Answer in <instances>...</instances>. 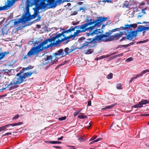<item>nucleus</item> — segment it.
<instances>
[{
	"label": "nucleus",
	"mask_w": 149,
	"mask_h": 149,
	"mask_svg": "<svg viewBox=\"0 0 149 149\" xmlns=\"http://www.w3.org/2000/svg\"><path fill=\"white\" fill-rule=\"evenodd\" d=\"M115 105H116L115 104H111V105H109V106H107L105 107L102 108V110H105L107 109H110L111 108H112L114 107Z\"/></svg>",
	"instance_id": "obj_28"
},
{
	"label": "nucleus",
	"mask_w": 149,
	"mask_h": 149,
	"mask_svg": "<svg viewBox=\"0 0 149 149\" xmlns=\"http://www.w3.org/2000/svg\"><path fill=\"white\" fill-rule=\"evenodd\" d=\"M133 58L132 57H130V58H127V59H126V60H125V61L127 62L131 61H132L133 60Z\"/></svg>",
	"instance_id": "obj_41"
},
{
	"label": "nucleus",
	"mask_w": 149,
	"mask_h": 149,
	"mask_svg": "<svg viewBox=\"0 0 149 149\" xmlns=\"http://www.w3.org/2000/svg\"><path fill=\"white\" fill-rule=\"evenodd\" d=\"M8 31L6 25H5L2 28L1 31H0V36H3L5 34H7Z\"/></svg>",
	"instance_id": "obj_14"
},
{
	"label": "nucleus",
	"mask_w": 149,
	"mask_h": 149,
	"mask_svg": "<svg viewBox=\"0 0 149 149\" xmlns=\"http://www.w3.org/2000/svg\"><path fill=\"white\" fill-rule=\"evenodd\" d=\"M23 73L21 71H20L19 73L16 74L15 77L13 80L14 85L21 83L23 82L24 79H26V77H29L34 73V72H25L24 73V75H22Z\"/></svg>",
	"instance_id": "obj_4"
},
{
	"label": "nucleus",
	"mask_w": 149,
	"mask_h": 149,
	"mask_svg": "<svg viewBox=\"0 0 149 149\" xmlns=\"http://www.w3.org/2000/svg\"><path fill=\"white\" fill-rule=\"evenodd\" d=\"M111 23V22H107V23L105 24H103L102 25V27L101 29H103L104 28L106 25H107L108 24H109Z\"/></svg>",
	"instance_id": "obj_46"
},
{
	"label": "nucleus",
	"mask_w": 149,
	"mask_h": 149,
	"mask_svg": "<svg viewBox=\"0 0 149 149\" xmlns=\"http://www.w3.org/2000/svg\"><path fill=\"white\" fill-rule=\"evenodd\" d=\"M19 86L18 85H15L14 86H12L9 88L10 90L15 89Z\"/></svg>",
	"instance_id": "obj_38"
},
{
	"label": "nucleus",
	"mask_w": 149,
	"mask_h": 149,
	"mask_svg": "<svg viewBox=\"0 0 149 149\" xmlns=\"http://www.w3.org/2000/svg\"><path fill=\"white\" fill-rule=\"evenodd\" d=\"M107 19V17H102L94 21L91 19L90 20L88 19H86L87 23L84 24V32L88 30H93L94 27L97 26H99L101 25L102 22L105 21Z\"/></svg>",
	"instance_id": "obj_2"
},
{
	"label": "nucleus",
	"mask_w": 149,
	"mask_h": 149,
	"mask_svg": "<svg viewBox=\"0 0 149 149\" xmlns=\"http://www.w3.org/2000/svg\"><path fill=\"white\" fill-rule=\"evenodd\" d=\"M12 133L11 132H8L5 133L3 135H2V136H6V135H11Z\"/></svg>",
	"instance_id": "obj_55"
},
{
	"label": "nucleus",
	"mask_w": 149,
	"mask_h": 149,
	"mask_svg": "<svg viewBox=\"0 0 149 149\" xmlns=\"http://www.w3.org/2000/svg\"><path fill=\"white\" fill-rule=\"evenodd\" d=\"M97 40H96V37L95 38H87L85 41L84 43V46H90V44L91 43L94 44L95 42V41Z\"/></svg>",
	"instance_id": "obj_12"
},
{
	"label": "nucleus",
	"mask_w": 149,
	"mask_h": 149,
	"mask_svg": "<svg viewBox=\"0 0 149 149\" xmlns=\"http://www.w3.org/2000/svg\"><path fill=\"white\" fill-rule=\"evenodd\" d=\"M148 72H149V70L146 69L142 71L140 74H138L137 75L138 77H139L142 76L143 74Z\"/></svg>",
	"instance_id": "obj_24"
},
{
	"label": "nucleus",
	"mask_w": 149,
	"mask_h": 149,
	"mask_svg": "<svg viewBox=\"0 0 149 149\" xmlns=\"http://www.w3.org/2000/svg\"><path fill=\"white\" fill-rule=\"evenodd\" d=\"M78 34L77 33V32H74V33L73 34V35L74 36V37L75 38L77 35Z\"/></svg>",
	"instance_id": "obj_63"
},
{
	"label": "nucleus",
	"mask_w": 149,
	"mask_h": 149,
	"mask_svg": "<svg viewBox=\"0 0 149 149\" xmlns=\"http://www.w3.org/2000/svg\"><path fill=\"white\" fill-rule=\"evenodd\" d=\"M74 48H72L71 49H69L68 47H67L64 49V51L65 53V55L68 54L70 52H72L74 50Z\"/></svg>",
	"instance_id": "obj_19"
},
{
	"label": "nucleus",
	"mask_w": 149,
	"mask_h": 149,
	"mask_svg": "<svg viewBox=\"0 0 149 149\" xmlns=\"http://www.w3.org/2000/svg\"><path fill=\"white\" fill-rule=\"evenodd\" d=\"M19 115L18 114H17L16 115H15L13 118L12 120H15L17 119L19 117Z\"/></svg>",
	"instance_id": "obj_44"
},
{
	"label": "nucleus",
	"mask_w": 149,
	"mask_h": 149,
	"mask_svg": "<svg viewBox=\"0 0 149 149\" xmlns=\"http://www.w3.org/2000/svg\"><path fill=\"white\" fill-rule=\"evenodd\" d=\"M126 45H120L119 46V47L120 48H123V47H127Z\"/></svg>",
	"instance_id": "obj_58"
},
{
	"label": "nucleus",
	"mask_w": 149,
	"mask_h": 149,
	"mask_svg": "<svg viewBox=\"0 0 149 149\" xmlns=\"http://www.w3.org/2000/svg\"><path fill=\"white\" fill-rule=\"evenodd\" d=\"M116 88L118 89H122V85L121 84L119 83L116 85Z\"/></svg>",
	"instance_id": "obj_35"
},
{
	"label": "nucleus",
	"mask_w": 149,
	"mask_h": 149,
	"mask_svg": "<svg viewBox=\"0 0 149 149\" xmlns=\"http://www.w3.org/2000/svg\"><path fill=\"white\" fill-rule=\"evenodd\" d=\"M127 33L126 38L130 40H132L134 37H136L137 35V31H132L130 29H125Z\"/></svg>",
	"instance_id": "obj_6"
},
{
	"label": "nucleus",
	"mask_w": 149,
	"mask_h": 149,
	"mask_svg": "<svg viewBox=\"0 0 149 149\" xmlns=\"http://www.w3.org/2000/svg\"><path fill=\"white\" fill-rule=\"evenodd\" d=\"M33 5V3H32L31 2H29L28 1H26V11L24 12L22 16V18H21L23 22L25 23L31 20L29 8L32 6Z\"/></svg>",
	"instance_id": "obj_5"
},
{
	"label": "nucleus",
	"mask_w": 149,
	"mask_h": 149,
	"mask_svg": "<svg viewBox=\"0 0 149 149\" xmlns=\"http://www.w3.org/2000/svg\"><path fill=\"white\" fill-rule=\"evenodd\" d=\"M137 25L136 24H132L127 25L126 26L121 27H120V29H122L123 30H125L127 29H130V28H136L137 27Z\"/></svg>",
	"instance_id": "obj_15"
},
{
	"label": "nucleus",
	"mask_w": 149,
	"mask_h": 149,
	"mask_svg": "<svg viewBox=\"0 0 149 149\" xmlns=\"http://www.w3.org/2000/svg\"><path fill=\"white\" fill-rule=\"evenodd\" d=\"M88 102V104L87 106H91V100H88L87 102Z\"/></svg>",
	"instance_id": "obj_56"
},
{
	"label": "nucleus",
	"mask_w": 149,
	"mask_h": 149,
	"mask_svg": "<svg viewBox=\"0 0 149 149\" xmlns=\"http://www.w3.org/2000/svg\"><path fill=\"white\" fill-rule=\"evenodd\" d=\"M135 42H131L130 43H129V44H127L126 46L127 47H128L131 45H133L134 44V43H135Z\"/></svg>",
	"instance_id": "obj_50"
},
{
	"label": "nucleus",
	"mask_w": 149,
	"mask_h": 149,
	"mask_svg": "<svg viewBox=\"0 0 149 149\" xmlns=\"http://www.w3.org/2000/svg\"><path fill=\"white\" fill-rule=\"evenodd\" d=\"M87 31H90L89 33H86L85 34L87 36V37H88L90 35L93 36L92 35H91V33H92V32H91V31H92V30L90 31V30H88Z\"/></svg>",
	"instance_id": "obj_47"
},
{
	"label": "nucleus",
	"mask_w": 149,
	"mask_h": 149,
	"mask_svg": "<svg viewBox=\"0 0 149 149\" xmlns=\"http://www.w3.org/2000/svg\"><path fill=\"white\" fill-rule=\"evenodd\" d=\"M53 147L59 149H61L62 148L61 147L58 146H53Z\"/></svg>",
	"instance_id": "obj_61"
},
{
	"label": "nucleus",
	"mask_w": 149,
	"mask_h": 149,
	"mask_svg": "<svg viewBox=\"0 0 149 149\" xmlns=\"http://www.w3.org/2000/svg\"><path fill=\"white\" fill-rule=\"evenodd\" d=\"M22 122H19L18 123H15L13 124H8L5 125L4 126H1L0 127V132L5 130L7 127L10 126H15L23 124Z\"/></svg>",
	"instance_id": "obj_9"
},
{
	"label": "nucleus",
	"mask_w": 149,
	"mask_h": 149,
	"mask_svg": "<svg viewBox=\"0 0 149 149\" xmlns=\"http://www.w3.org/2000/svg\"><path fill=\"white\" fill-rule=\"evenodd\" d=\"M94 52V50L92 49H88L86 52V54H88L92 53Z\"/></svg>",
	"instance_id": "obj_32"
},
{
	"label": "nucleus",
	"mask_w": 149,
	"mask_h": 149,
	"mask_svg": "<svg viewBox=\"0 0 149 149\" xmlns=\"http://www.w3.org/2000/svg\"><path fill=\"white\" fill-rule=\"evenodd\" d=\"M62 36H63V37H64L65 35H63L62 33V32L61 33H56L54 34V36L53 37H52L51 38L46 39V41H45L44 42L45 43H47V42L48 41H53L55 42V40L57 38H59L61 37Z\"/></svg>",
	"instance_id": "obj_8"
},
{
	"label": "nucleus",
	"mask_w": 149,
	"mask_h": 149,
	"mask_svg": "<svg viewBox=\"0 0 149 149\" xmlns=\"http://www.w3.org/2000/svg\"><path fill=\"white\" fill-rule=\"evenodd\" d=\"M149 29V26L145 27L144 26H139L138 28V30L140 32L148 30Z\"/></svg>",
	"instance_id": "obj_17"
},
{
	"label": "nucleus",
	"mask_w": 149,
	"mask_h": 149,
	"mask_svg": "<svg viewBox=\"0 0 149 149\" xmlns=\"http://www.w3.org/2000/svg\"><path fill=\"white\" fill-rule=\"evenodd\" d=\"M75 29H84V24H82L80 26H76L74 27H73L72 26H71L68 30L69 33L71 32L72 31H74Z\"/></svg>",
	"instance_id": "obj_13"
},
{
	"label": "nucleus",
	"mask_w": 149,
	"mask_h": 149,
	"mask_svg": "<svg viewBox=\"0 0 149 149\" xmlns=\"http://www.w3.org/2000/svg\"><path fill=\"white\" fill-rule=\"evenodd\" d=\"M37 16H38L37 18L35 20H34V21H35L39 20L41 18V16L39 15Z\"/></svg>",
	"instance_id": "obj_52"
},
{
	"label": "nucleus",
	"mask_w": 149,
	"mask_h": 149,
	"mask_svg": "<svg viewBox=\"0 0 149 149\" xmlns=\"http://www.w3.org/2000/svg\"><path fill=\"white\" fill-rule=\"evenodd\" d=\"M62 30H63V31H62V33L63 35H65V33H69L68 30H65V29H62Z\"/></svg>",
	"instance_id": "obj_42"
},
{
	"label": "nucleus",
	"mask_w": 149,
	"mask_h": 149,
	"mask_svg": "<svg viewBox=\"0 0 149 149\" xmlns=\"http://www.w3.org/2000/svg\"><path fill=\"white\" fill-rule=\"evenodd\" d=\"M33 67L31 65L28 66V67L25 68H23L22 70H21L20 71H21L22 72H24L25 70H29L32 68Z\"/></svg>",
	"instance_id": "obj_23"
},
{
	"label": "nucleus",
	"mask_w": 149,
	"mask_h": 149,
	"mask_svg": "<svg viewBox=\"0 0 149 149\" xmlns=\"http://www.w3.org/2000/svg\"><path fill=\"white\" fill-rule=\"evenodd\" d=\"M121 30H123L122 29H120ZM125 30L124 31H122L120 32V33H119L120 35H121V37L122 35H127V32L126 31V30Z\"/></svg>",
	"instance_id": "obj_33"
},
{
	"label": "nucleus",
	"mask_w": 149,
	"mask_h": 149,
	"mask_svg": "<svg viewBox=\"0 0 149 149\" xmlns=\"http://www.w3.org/2000/svg\"><path fill=\"white\" fill-rule=\"evenodd\" d=\"M22 22H23L22 21V20L20 18L19 19H18V21H15L14 22V25L15 26V25H17L18 24L21 23H22Z\"/></svg>",
	"instance_id": "obj_31"
},
{
	"label": "nucleus",
	"mask_w": 149,
	"mask_h": 149,
	"mask_svg": "<svg viewBox=\"0 0 149 149\" xmlns=\"http://www.w3.org/2000/svg\"><path fill=\"white\" fill-rule=\"evenodd\" d=\"M91 122L89 121L87 122V123L86 122V123L84 125V128H86L87 129H89L91 127Z\"/></svg>",
	"instance_id": "obj_25"
},
{
	"label": "nucleus",
	"mask_w": 149,
	"mask_h": 149,
	"mask_svg": "<svg viewBox=\"0 0 149 149\" xmlns=\"http://www.w3.org/2000/svg\"><path fill=\"white\" fill-rule=\"evenodd\" d=\"M149 103V102L146 100H143L140 102L138 104H135L132 107L134 108H139L143 107V104H145Z\"/></svg>",
	"instance_id": "obj_10"
},
{
	"label": "nucleus",
	"mask_w": 149,
	"mask_h": 149,
	"mask_svg": "<svg viewBox=\"0 0 149 149\" xmlns=\"http://www.w3.org/2000/svg\"><path fill=\"white\" fill-rule=\"evenodd\" d=\"M47 143H49L52 144H61V141H47L46 142Z\"/></svg>",
	"instance_id": "obj_30"
},
{
	"label": "nucleus",
	"mask_w": 149,
	"mask_h": 149,
	"mask_svg": "<svg viewBox=\"0 0 149 149\" xmlns=\"http://www.w3.org/2000/svg\"><path fill=\"white\" fill-rule=\"evenodd\" d=\"M63 50L62 49H60L59 50L56 51L54 54V56H57L58 55L60 56L63 54Z\"/></svg>",
	"instance_id": "obj_21"
},
{
	"label": "nucleus",
	"mask_w": 149,
	"mask_h": 149,
	"mask_svg": "<svg viewBox=\"0 0 149 149\" xmlns=\"http://www.w3.org/2000/svg\"><path fill=\"white\" fill-rule=\"evenodd\" d=\"M31 3H33V5L34 4L35 5L36 7L33 8V10H34V13H39V10L41 9L40 8H39L37 6V3H34L33 2V1L32 2L31 1Z\"/></svg>",
	"instance_id": "obj_20"
},
{
	"label": "nucleus",
	"mask_w": 149,
	"mask_h": 149,
	"mask_svg": "<svg viewBox=\"0 0 149 149\" xmlns=\"http://www.w3.org/2000/svg\"><path fill=\"white\" fill-rule=\"evenodd\" d=\"M9 53V51L5 52H2V56L0 57V60L4 58L5 55Z\"/></svg>",
	"instance_id": "obj_27"
},
{
	"label": "nucleus",
	"mask_w": 149,
	"mask_h": 149,
	"mask_svg": "<svg viewBox=\"0 0 149 149\" xmlns=\"http://www.w3.org/2000/svg\"><path fill=\"white\" fill-rule=\"evenodd\" d=\"M149 40L148 39H147L146 40H144L143 41H142V43H144L146 42H147Z\"/></svg>",
	"instance_id": "obj_60"
},
{
	"label": "nucleus",
	"mask_w": 149,
	"mask_h": 149,
	"mask_svg": "<svg viewBox=\"0 0 149 149\" xmlns=\"http://www.w3.org/2000/svg\"><path fill=\"white\" fill-rule=\"evenodd\" d=\"M97 136H95L94 137H92L91 139H90V141H92L93 140H94V139H96L97 138Z\"/></svg>",
	"instance_id": "obj_57"
},
{
	"label": "nucleus",
	"mask_w": 149,
	"mask_h": 149,
	"mask_svg": "<svg viewBox=\"0 0 149 149\" xmlns=\"http://www.w3.org/2000/svg\"><path fill=\"white\" fill-rule=\"evenodd\" d=\"M79 22H72V24L74 25H75L79 23Z\"/></svg>",
	"instance_id": "obj_62"
},
{
	"label": "nucleus",
	"mask_w": 149,
	"mask_h": 149,
	"mask_svg": "<svg viewBox=\"0 0 149 149\" xmlns=\"http://www.w3.org/2000/svg\"><path fill=\"white\" fill-rule=\"evenodd\" d=\"M123 53H121V54H119L118 55H116V56H117V57H120V56H123Z\"/></svg>",
	"instance_id": "obj_64"
},
{
	"label": "nucleus",
	"mask_w": 149,
	"mask_h": 149,
	"mask_svg": "<svg viewBox=\"0 0 149 149\" xmlns=\"http://www.w3.org/2000/svg\"><path fill=\"white\" fill-rule=\"evenodd\" d=\"M111 34L110 32H107L105 34H102L100 36H96V40L99 41L100 42L102 41L105 42V41H104L103 40H107V38Z\"/></svg>",
	"instance_id": "obj_7"
},
{
	"label": "nucleus",
	"mask_w": 149,
	"mask_h": 149,
	"mask_svg": "<svg viewBox=\"0 0 149 149\" xmlns=\"http://www.w3.org/2000/svg\"><path fill=\"white\" fill-rule=\"evenodd\" d=\"M66 40V41L63 42V44H67L70 41V40L68 39L66 40Z\"/></svg>",
	"instance_id": "obj_59"
},
{
	"label": "nucleus",
	"mask_w": 149,
	"mask_h": 149,
	"mask_svg": "<svg viewBox=\"0 0 149 149\" xmlns=\"http://www.w3.org/2000/svg\"><path fill=\"white\" fill-rule=\"evenodd\" d=\"M115 38L114 35L110 36L106 40H103L105 41V42H107L113 40Z\"/></svg>",
	"instance_id": "obj_26"
},
{
	"label": "nucleus",
	"mask_w": 149,
	"mask_h": 149,
	"mask_svg": "<svg viewBox=\"0 0 149 149\" xmlns=\"http://www.w3.org/2000/svg\"><path fill=\"white\" fill-rule=\"evenodd\" d=\"M64 38H62L61 40L58 39L56 40L55 42H53L54 45V46L56 47H59L60 46V43L62 42L65 41Z\"/></svg>",
	"instance_id": "obj_16"
},
{
	"label": "nucleus",
	"mask_w": 149,
	"mask_h": 149,
	"mask_svg": "<svg viewBox=\"0 0 149 149\" xmlns=\"http://www.w3.org/2000/svg\"><path fill=\"white\" fill-rule=\"evenodd\" d=\"M100 29H98L94 30L93 32L91 33V34L92 35H94L95 34H97L99 33H101V32L100 31Z\"/></svg>",
	"instance_id": "obj_22"
},
{
	"label": "nucleus",
	"mask_w": 149,
	"mask_h": 149,
	"mask_svg": "<svg viewBox=\"0 0 149 149\" xmlns=\"http://www.w3.org/2000/svg\"><path fill=\"white\" fill-rule=\"evenodd\" d=\"M84 29H82V30L81 31L80 30H77L76 31L77 32V33L78 34L79 33H80L84 32Z\"/></svg>",
	"instance_id": "obj_51"
},
{
	"label": "nucleus",
	"mask_w": 149,
	"mask_h": 149,
	"mask_svg": "<svg viewBox=\"0 0 149 149\" xmlns=\"http://www.w3.org/2000/svg\"><path fill=\"white\" fill-rule=\"evenodd\" d=\"M28 1V0H27ZM47 0H28L29 2H31V1L33 2L34 3H39L40 1H45Z\"/></svg>",
	"instance_id": "obj_29"
},
{
	"label": "nucleus",
	"mask_w": 149,
	"mask_h": 149,
	"mask_svg": "<svg viewBox=\"0 0 149 149\" xmlns=\"http://www.w3.org/2000/svg\"><path fill=\"white\" fill-rule=\"evenodd\" d=\"M36 17V16H35L34 14L31 15L30 13V18L31 19H31L35 18Z\"/></svg>",
	"instance_id": "obj_48"
},
{
	"label": "nucleus",
	"mask_w": 149,
	"mask_h": 149,
	"mask_svg": "<svg viewBox=\"0 0 149 149\" xmlns=\"http://www.w3.org/2000/svg\"><path fill=\"white\" fill-rule=\"evenodd\" d=\"M66 118V116H64L62 117L59 118L58 119L60 121H62L65 120Z\"/></svg>",
	"instance_id": "obj_45"
},
{
	"label": "nucleus",
	"mask_w": 149,
	"mask_h": 149,
	"mask_svg": "<svg viewBox=\"0 0 149 149\" xmlns=\"http://www.w3.org/2000/svg\"><path fill=\"white\" fill-rule=\"evenodd\" d=\"M105 58V55H103L99 57H97L96 58V60H98L101 59L103 58Z\"/></svg>",
	"instance_id": "obj_43"
},
{
	"label": "nucleus",
	"mask_w": 149,
	"mask_h": 149,
	"mask_svg": "<svg viewBox=\"0 0 149 149\" xmlns=\"http://www.w3.org/2000/svg\"><path fill=\"white\" fill-rule=\"evenodd\" d=\"M138 77V75H137L136 77H133L131 78L130 80L129 81V83H131L134 79L137 78Z\"/></svg>",
	"instance_id": "obj_37"
},
{
	"label": "nucleus",
	"mask_w": 149,
	"mask_h": 149,
	"mask_svg": "<svg viewBox=\"0 0 149 149\" xmlns=\"http://www.w3.org/2000/svg\"><path fill=\"white\" fill-rule=\"evenodd\" d=\"M120 29V28H116V29H113L112 31H110V33H112L113 32H115V31H116V30H118V29Z\"/></svg>",
	"instance_id": "obj_53"
},
{
	"label": "nucleus",
	"mask_w": 149,
	"mask_h": 149,
	"mask_svg": "<svg viewBox=\"0 0 149 149\" xmlns=\"http://www.w3.org/2000/svg\"><path fill=\"white\" fill-rule=\"evenodd\" d=\"M68 0H47V3H46L45 1H40L39 3H37V6L40 9L45 8L47 5H49V8H55L57 5L58 3L60 5L66 1Z\"/></svg>",
	"instance_id": "obj_3"
},
{
	"label": "nucleus",
	"mask_w": 149,
	"mask_h": 149,
	"mask_svg": "<svg viewBox=\"0 0 149 149\" xmlns=\"http://www.w3.org/2000/svg\"><path fill=\"white\" fill-rule=\"evenodd\" d=\"M57 58V57H55V59H56V60L55 61L52 62L51 63V65H53L54 64V63H56V62H58V60L57 59H56Z\"/></svg>",
	"instance_id": "obj_49"
},
{
	"label": "nucleus",
	"mask_w": 149,
	"mask_h": 149,
	"mask_svg": "<svg viewBox=\"0 0 149 149\" xmlns=\"http://www.w3.org/2000/svg\"><path fill=\"white\" fill-rule=\"evenodd\" d=\"M53 57L54 56L51 55L47 56L44 59L45 61H47V62H46V63L51 62L52 61Z\"/></svg>",
	"instance_id": "obj_18"
},
{
	"label": "nucleus",
	"mask_w": 149,
	"mask_h": 149,
	"mask_svg": "<svg viewBox=\"0 0 149 149\" xmlns=\"http://www.w3.org/2000/svg\"><path fill=\"white\" fill-rule=\"evenodd\" d=\"M101 139V138H98L97 139H96V140H95L93 141H92V142L90 143V144H93V143H94L95 142H97L98 141H100Z\"/></svg>",
	"instance_id": "obj_39"
},
{
	"label": "nucleus",
	"mask_w": 149,
	"mask_h": 149,
	"mask_svg": "<svg viewBox=\"0 0 149 149\" xmlns=\"http://www.w3.org/2000/svg\"><path fill=\"white\" fill-rule=\"evenodd\" d=\"M114 37L118 38L117 39H118L121 37V35L119 33H115L114 35Z\"/></svg>",
	"instance_id": "obj_36"
},
{
	"label": "nucleus",
	"mask_w": 149,
	"mask_h": 149,
	"mask_svg": "<svg viewBox=\"0 0 149 149\" xmlns=\"http://www.w3.org/2000/svg\"><path fill=\"white\" fill-rule=\"evenodd\" d=\"M113 77V74L112 73H110L107 76V78L108 79H111Z\"/></svg>",
	"instance_id": "obj_40"
},
{
	"label": "nucleus",
	"mask_w": 149,
	"mask_h": 149,
	"mask_svg": "<svg viewBox=\"0 0 149 149\" xmlns=\"http://www.w3.org/2000/svg\"><path fill=\"white\" fill-rule=\"evenodd\" d=\"M15 2V0H12L11 1H8L7 2V6L6 5L3 7L0 6V11L2 10H6L7 7L10 6L14 4Z\"/></svg>",
	"instance_id": "obj_11"
},
{
	"label": "nucleus",
	"mask_w": 149,
	"mask_h": 149,
	"mask_svg": "<svg viewBox=\"0 0 149 149\" xmlns=\"http://www.w3.org/2000/svg\"><path fill=\"white\" fill-rule=\"evenodd\" d=\"M78 118H81V119H83L84 118V115H81L79 114L78 116Z\"/></svg>",
	"instance_id": "obj_54"
},
{
	"label": "nucleus",
	"mask_w": 149,
	"mask_h": 149,
	"mask_svg": "<svg viewBox=\"0 0 149 149\" xmlns=\"http://www.w3.org/2000/svg\"><path fill=\"white\" fill-rule=\"evenodd\" d=\"M73 37H74V36L73 35L71 34L69 36H68L66 37L65 36H64V37L63 38L64 39H65L64 40H65V41L66 40H67V39H69L70 38H72Z\"/></svg>",
	"instance_id": "obj_34"
},
{
	"label": "nucleus",
	"mask_w": 149,
	"mask_h": 149,
	"mask_svg": "<svg viewBox=\"0 0 149 149\" xmlns=\"http://www.w3.org/2000/svg\"><path fill=\"white\" fill-rule=\"evenodd\" d=\"M45 41H46V40L40 43L38 46L32 47L27 53L28 57L31 58L33 56L38 55L40 51H42L44 49L50 47L52 48V46H54V43L53 42L51 43L49 45H47L46 47L44 46L48 42H52L48 41L47 43H45L44 42Z\"/></svg>",
	"instance_id": "obj_1"
}]
</instances>
